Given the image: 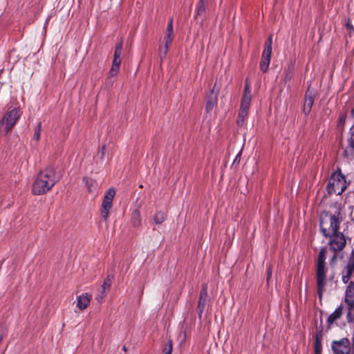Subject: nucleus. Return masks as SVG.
<instances>
[{"mask_svg": "<svg viewBox=\"0 0 354 354\" xmlns=\"http://www.w3.org/2000/svg\"><path fill=\"white\" fill-rule=\"evenodd\" d=\"M336 310H341V308H340V307H339V308H337Z\"/></svg>", "mask_w": 354, "mask_h": 354, "instance_id": "obj_36", "label": "nucleus"}, {"mask_svg": "<svg viewBox=\"0 0 354 354\" xmlns=\"http://www.w3.org/2000/svg\"><path fill=\"white\" fill-rule=\"evenodd\" d=\"M121 63H116V62H112L111 68L109 72V77H113L116 76L120 71V66Z\"/></svg>", "mask_w": 354, "mask_h": 354, "instance_id": "obj_21", "label": "nucleus"}, {"mask_svg": "<svg viewBox=\"0 0 354 354\" xmlns=\"http://www.w3.org/2000/svg\"><path fill=\"white\" fill-rule=\"evenodd\" d=\"M83 180L86 184V187L88 192H92L95 190L96 186L95 180L88 178H84Z\"/></svg>", "mask_w": 354, "mask_h": 354, "instance_id": "obj_22", "label": "nucleus"}, {"mask_svg": "<svg viewBox=\"0 0 354 354\" xmlns=\"http://www.w3.org/2000/svg\"><path fill=\"white\" fill-rule=\"evenodd\" d=\"M331 348L335 354H354V339L351 346L348 338H342L340 340L332 342Z\"/></svg>", "mask_w": 354, "mask_h": 354, "instance_id": "obj_7", "label": "nucleus"}, {"mask_svg": "<svg viewBox=\"0 0 354 354\" xmlns=\"http://www.w3.org/2000/svg\"><path fill=\"white\" fill-rule=\"evenodd\" d=\"M314 352L315 354H322V324L317 329V331L314 335Z\"/></svg>", "mask_w": 354, "mask_h": 354, "instance_id": "obj_14", "label": "nucleus"}, {"mask_svg": "<svg viewBox=\"0 0 354 354\" xmlns=\"http://www.w3.org/2000/svg\"><path fill=\"white\" fill-rule=\"evenodd\" d=\"M239 160H240V154H238V155L236 156V157L235 158V160H234V162L239 161Z\"/></svg>", "mask_w": 354, "mask_h": 354, "instance_id": "obj_32", "label": "nucleus"}, {"mask_svg": "<svg viewBox=\"0 0 354 354\" xmlns=\"http://www.w3.org/2000/svg\"><path fill=\"white\" fill-rule=\"evenodd\" d=\"M354 272V250H353L348 259L347 265L342 271V281L346 283L349 281Z\"/></svg>", "mask_w": 354, "mask_h": 354, "instance_id": "obj_10", "label": "nucleus"}, {"mask_svg": "<svg viewBox=\"0 0 354 354\" xmlns=\"http://www.w3.org/2000/svg\"><path fill=\"white\" fill-rule=\"evenodd\" d=\"M346 116L344 114H342V115H341L339 116V125H342V124L343 125L344 124L345 120H346Z\"/></svg>", "mask_w": 354, "mask_h": 354, "instance_id": "obj_30", "label": "nucleus"}, {"mask_svg": "<svg viewBox=\"0 0 354 354\" xmlns=\"http://www.w3.org/2000/svg\"><path fill=\"white\" fill-rule=\"evenodd\" d=\"M131 222L134 227H138L141 223L140 214L138 209L133 211L131 214Z\"/></svg>", "mask_w": 354, "mask_h": 354, "instance_id": "obj_20", "label": "nucleus"}, {"mask_svg": "<svg viewBox=\"0 0 354 354\" xmlns=\"http://www.w3.org/2000/svg\"><path fill=\"white\" fill-rule=\"evenodd\" d=\"M326 248H322L319 253L316 265V282L319 298H322V297L326 283L325 267V260L326 258Z\"/></svg>", "mask_w": 354, "mask_h": 354, "instance_id": "obj_3", "label": "nucleus"}, {"mask_svg": "<svg viewBox=\"0 0 354 354\" xmlns=\"http://www.w3.org/2000/svg\"><path fill=\"white\" fill-rule=\"evenodd\" d=\"M92 295L88 292L82 294L77 297V305L76 306L80 310H84L88 307Z\"/></svg>", "mask_w": 354, "mask_h": 354, "instance_id": "obj_15", "label": "nucleus"}, {"mask_svg": "<svg viewBox=\"0 0 354 354\" xmlns=\"http://www.w3.org/2000/svg\"><path fill=\"white\" fill-rule=\"evenodd\" d=\"M314 103V95L313 93L310 92L309 90L307 91L305 100L304 103V113L305 115H308L311 111L312 106Z\"/></svg>", "mask_w": 354, "mask_h": 354, "instance_id": "obj_16", "label": "nucleus"}, {"mask_svg": "<svg viewBox=\"0 0 354 354\" xmlns=\"http://www.w3.org/2000/svg\"><path fill=\"white\" fill-rule=\"evenodd\" d=\"M271 276H272V268H271V266H269L268 268H267V281H268L270 280V279L271 278Z\"/></svg>", "mask_w": 354, "mask_h": 354, "instance_id": "obj_31", "label": "nucleus"}, {"mask_svg": "<svg viewBox=\"0 0 354 354\" xmlns=\"http://www.w3.org/2000/svg\"><path fill=\"white\" fill-rule=\"evenodd\" d=\"M166 32H169V33H174V31H173V19L171 18L168 24H167V30H166Z\"/></svg>", "mask_w": 354, "mask_h": 354, "instance_id": "obj_29", "label": "nucleus"}, {"mask_svg": "<svg viewBox=\"0 0 354 354\" xmlns=\"http://www.w3.org/2000/svg\"><path fill=\"white\" fill-rule=\"evenodd\" d=\"M218 88H216V90H215L214 86L207 96L205 106V109L207 113H210L216 106L218 102Z\"/></svg>", "mask_w": 354, "mask_h": 354, "instance_id": "obj_12", "label": "nucleus"}, {"mask_svg": "<svg viewBox=\"0 0 354 354\" xmlns=\"http://www.w3.org/2000/svg\"><path fill=\"white\" fill-rule=\"evenodd\" d=\"M174 33L166 32L163 39L164 46H160L159 48L160 57L161 59L166 57L169 47L174 39Z\"/></svg>", "mask_w": 354, "mask_h": 354, "instance_id": "obj_13", "label": "nucleus"}, {"mask_svg": "<svg viewBox=\"0 0 354 354\" xmlns=\"http://www.w3.org/2000/svg\"><path fill=\"white\" fill-rule=\"evenodd\" d=\"M207 297V287L206 284L203 285L201 291V296L198 301V308L203 309L205 308V298Z\"/></svg>", "mask_w": 354, "mask_h": 354, "instance_id": "obj_18", "label": "nucleus"}, {"mask_svg": "<svg viewBox=\"0 0 354 354\" xmlns=\"http://www.w3.org/2000/svg\"><path fill=\"white\" fill-rule=\"evenodd\" d=\"M164 354H171V353H168L167 351L163 352Z\"/></svg>", "mask_w": 354, "mask_h": 354, "instance_id": "obj_34", "label": "nucleus"}, {"mask_svg": "<svg viewBox=\"0 0 354 354\" xmlns=\"http://www.w3.org/2000/svg\"><path fill=\"white\" fill-rule=\"evenodd\" d=\"M113 277L111 275H108L106 279L104 280L102 285L98 289V292L95 296V299L98 302H102L103 299L107 295V292L109 291Z\"/></svg>", "mask_w": 354, "mask_h": 354, "instance_id": "obj_11", "label": "nucleus"}, {"mask_svg": "<svg viewBox=\"0 0 354 354\" xmlns=\"http://www.w3.org/2000/svg\"><path fill=\"white\" fill-rule=\"evenodd\" d=\"M165 219H166V214L162 212H157L153 217V221H154L155 223L158 224V225L163 223Z\"/></svg>", "mask_w": 354, "mask_h": 354, "instance_id": "obj_23", "label": "nucleus"}, {"mask_svg": "<svg viewBox=\"0 0 354 354\" xmlns=\"http://www.w3.org/2000/svg\"><path fill=\"white\" fill-rule=\"evenodd\" d=\"M122 50V41H121L115 46L114 57L113 62H116V63H121V55Z\"/></svg>", "mask_w": 354, "mask_h": 354, "instance_id": "obj_19", "label": "nucleus"}, {"mask_svg": "<svg viewBox=\"0 0 354 354\" xmlns=\"http://www.w3.org/2000/svg\"><path fill=\"white\" fill-rule=\"evenodd\" d=\"M172 349H173V344H172V340L171 339H169L167 343L166 344L165 348H163V352L165 351H167L168 353H172Z\"/></svg>", "mask_w": 354, "mask_h": 354, "instance_id": "obj_28", "label": "nucleus"}, {"mask_svg": "<svg viewBox=\"0 0 354 354\" xmlns=\"http://www.w3.org/2000/svg\"><path fill=\"white\" fill-rule=\"evenodd\" d=\"M122 350L124 351V352H127V347L125 346H123L122 347Z\"/></svg>", "mask_w": 354, "mask_h": 354, "instance_id": "obj_33", "label": "nucleus"}, {"mask_svg": "<svg viewBox=\"0 0 354 354\" xmlns=\"http://www.w3.org/2000/svg\"><path fill=\"white\" fill-rule=\"evenodd\" d=\"M328 237L330 238L328 245L330 249L334 252L342 251L346 246V241L345 236L342 232L337 231L334 234H331Z\"/></svg>", "mask_w": 354, "mask_h": 354, "instance_id": "obj_9", "label": "nucleus"}, {"mask_svg": "<svg viewBox=\"0 0 354 354\" xmlns=\"http://www.w3.org/2000/svg\"><path fill=\"white\" fill-rule=\"evenodd\" d=\"M41 131V123L39 122L37 124V129H36L35 132L34 136H33V138L36 141H38L39 140V138H40Z\"/></svg>", "mask_w": 354, "mask_h": 354, "instance_id": "obj_26", "label": "nucleus"}, {"mask_svg": "<svg viewBox=\"0 0 354 354\" xmlns=\"http://www.w3.org/2000/svg\"><path fill=\"white\" fill-rule=\"evenodd\" d=\"M21 111L18 108H14L8 111L1 120L0 129L8 133L16 124L21 117Z\"/></svg>", "mask_w": 354, "mask_h": 354, "instance_id": "obj_6", "label": "nucleus"}, {"mask_svg": "<svg viewBox=\"0 0 354 354\" xmlns=\"http://www.w3.org/2000/svg\"><path fill=\"white\" fill-rule=\"evenodd\" d=\"M342 221L340 207H337L334 212L324 211L319 216L320 230L324 236H328L339 230V225Z\"/></svg>", "mask_w": 354, "mask_h": 354, "instance_id": "obj_2", "label": "nucleus"}, {"mask_svg": "<svg viewBox=\"0 0 354 354\" xmlns=\"http://www.w3.org/2000/svg\"><path fill=\"white\" fill-rule=\"evenodd\" d=\"M115 195V189L111 187L107 190V192L105 193L104 196V198L101 205L100 212L101 216L104 221H106L109 217V212L112 208V202Z\"/></svg>", "mask_w": 354, "mask_h": 354, "instance_id": "obj_8", "label": "nucleus"}, {"mask_svg": "<svg viewBox=\"0 0 354 354\" xmlns=\"http://www.w3.org/2000/svg\"><path fill=\"white\" fill-rule=\"evenodd\" d=\"M346 188L344 176L340 171L334 172L327 185L329 194H342Z\"/></svg>", "mask_w": 354, "mask_h": 354, "instance_id": "obj_5", "label": "nucleus"}, {"mask_svg": "<svg viewBox=\"0 0 354 354\" xmlns=\"http://www.w3.org/2000/svg\"><path fill=\"white\" fill-rule=\"evenodd\" d=\"M268 52V53H272V37H270L267 41L266 42L265 48L263 52Z\"/></svg>", "mask_w": 354, "mask_h": 354, "instance_id": "obj_27", "label": "nucleus"}, {"mask_svg": "<svg viewBox=\"0 0 354 354\" xmlns=\"http://www.w3.org/2000/svg\"><path fill=\"white\" fill-rule=\"evenodd\" d=\"M207 0H199L197 5V14L202 15L205 10V3Z\"/></svg>", "mask_w": 354, "mask_h": 354, "instance_id": "obj_25", "label": "nucleus"}, {"mask_svg": "<svg viewBox=\"0 0 354 354\" xmlns=\"http://www.w3.org/2000/svg\"><path fill=\"white\" fill-rule=\"evenodd\" d=\"M58 180L59 178L56 176L54 168L48 167L41 171L36 176L32 185V194H44L50 191Z\"/></svg>", "mask_w": 354, "mask_h": 354, "instance_id": "obj_1", "label": "nucleus"}, {"mask_svg": "<svg viewBox=\"0 0 354 354\" xmlns=\"http://www.w3.org/2000/svg\"><path fill=\"white\" fill-rule=\"evenodd\" d=\"M252 95L250 91V85L248 80H246L243 96L241 98L240 111L236 122L238 126H242L243 124L244 120L248 115Z\"/></svg>", "mask_w": 354, "mask_h": 354, "instance_id": "obj_4", "label": "nucleus"}, {"mask_svg": "<svg viewBox=\"0 0 354 354\" xmlns=\"http://www.w3.org/2000/svg\"><path fill=\"white\" fill-rule=\"evenodd\" d=\"M272 53H268V52H263L261 60L260 62V69L263 72H266L268 69L270 63V58H271Z\"/></svg>", "mask_w": 354, "mask_h": 354, "instance_id": "obj_17", "label": "nucleus"}, {"mask_svg": "<svg viewBox=\"0 0 354 354\" xmlns=\"http://www.w3.org/2000/svg\"><path fill=\"white\" fill-rule=\"evenodd\" d=\"M342 315V311H333V313L328 317L327 322L328 324H332L335 320L339 319Z\"/></svg>", "mask_w": 354, "mask_h": 354, "instance_id": "obj_24", "label": "nucleus"}, {"mask_svg": "<svg viewBox=\"0 0 354 354\" xmlns=\"http://www.w3.org/2000/svg\"><path fill=\"white\" fill-rule=\"evenodd\" d=\"M203 313V310H201L200 311V314H199V317H201V313Z\"/></svg>", "mask_w": 354, "mask_h": 354, "instance_id": "obj_35", "label": "nucleus"}]
</instances>
